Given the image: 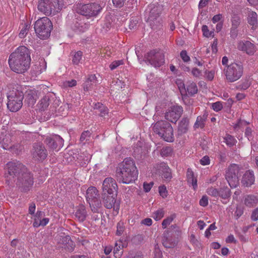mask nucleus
I'll list each match as a JSON object with an SVG mask.
<instances>
[{"label":"nucleus","mask_w":258,"mask_h":258,"mask_svg":"<svg viewBox=\"0 0 258 258\" xmlns=\"http://www.w3.org/2000/svg\"><path fill=\"white\" fill-rule=\"evenodd\" d=\"M172 148L170 147H163L161 151L160 154L162 157H168L171 155Z\"/></svg>","instance_id":"40"},{"label":"nucleus","mask_w":258,"mask_h":258,"mask_svg":"<svg viewBox=\"0 0 258 258\" xmlns=\"http://www.w3.org/2000/svg\"><path fill=\"white\" fill-rule=\"evenodd\" d=\"M164 215V211L163 209H159L152 214V218L156 221L161 219Z\"/></svg>","instance_id":"35"},{"label":"nucleus","mask_w":258,"mask_h":258,"mask_svg":"<svg viewBox=\"0 0 258 258\" xmlns=\"http://www.w3.org/2000/svg\"><path fill=\"white\" fill-rule=\"evenodd\" d=\"M199 204L201 206H207L208 204V197L206 196H203L202 199L200 200Z\"/></svg>","instance_id":"56"},{"label":"nucleus","mask_w":258,"mask_h":258,"mask_svg":"<svg viewBox=\"0 0 258 258\" xmlns=\"http://www.w3.org/2000/svg\"><path fill=\"white\" fill-rule=\"evenodd\" d=\"M152 175L161 177H171V171L170 168L164 162L157 163L154 165L152 170Z\"/></svg>","instance_id":"13"},{"label":"nucleus","mask_w":258,"mask_h":258,"mask_svg":"<svg viewBox=\"0 0 258 258\" xmlns=\"http://www.w3.org/2000/svg\"><path fill=\"white\" fill-rule=\"evenodd\" d=\"M44 142L49 148L52 149H57V150L63 145V140L58 135L47 137Z\"/></svg>","instance_id":"15"},{"label":"nucleus","mask_w":258,"mask_h":258,"mask_svg":"<svg viewBox=\"0 0 258 258\" xmlns=\"http://www.w3.org/2000/svg\"><path fill=\"white\" fill-rule=\"evenodd\" d=\"M163 245L166 248L174 247L177 244V241L173 240L171 238L164 237L163 239Z\"/></svg>","instance_id":"33"},{"label":"nucleus","mask_w":258,"mask_h":258,"mask_svg":"<svg viewBox=\"0 0 258 258\" xmlns=\"http://www.w3.org/2000/svg\"><path fill=\"white\" fill-rule=\"evenodd\" d=\"M224 140L226 144L229 147H233L237 143V140L235 138L229 134L226 135L225 137H224Z\"/></svg>","instance_id":"32"},{"label":"nucleus","mask_w":258,"mask_h":258,"mask_svg":"<svg viewBox=\"0 0 258 258\" xmlns=\"http://www.w3.org/2000/svg\"><path fill=\"white\" fill-rule=\"evenodd\" d=\"M154 133L164 141L173 142L174 140L173 129L171 124L164 120L157 121L152 127Z\"/></svg>","instance_id":"6"},{"label":"nucleus","mask_w":258,"mask_h":258,"mask_svg":"<svg viewBox=\"0 0 258 258\" xmlns=\"http://www.w3.org/2000/svg\"><path fill=\"white\" fill-rule=\"evenodd\" d=\"M203 35L204 36L209 37L210 36H214V32L212 31H210L208 29V26L206 25H203L202 28Z\"/></svg>","instance_id":"45"},{"label":"nucleus","mask_w":258,"mask_h":258,"mask_svg":"<svg viewBox=\"0 0 258 258\" xmlns=\"http://www.w3.org/2000/svg\"><path fill=\"white\" fill-rule=\"evenodd\" d=\"M77 12L87 18L95 17L101 12L102 8L98 4L94 3L88 4H78Z\"/></svg>","instance_id":"10"},{"label":"nucleus","mask_w":258,"mask_h":258,"mask_svg":"<svg viewBox=\"0 0 258 258\" xmlns=\"http://www.w3.org/2000/svg\"><path fill=\"white\" fill-rule=\"evenodd\" d=\"M147 22L153 30H155L159 28L162 24L161 19L160 17L155 18L148 17Z\"/></svg>","instance_id":"27"},{"label":"nucleus","mask_w":258,"mask_h":258,"mask_svg":"<svg viewBox=\"0 0 258 258\" xmlns=\"http://www.w3.org/2000/svg\"><path fill=\"white\" fill-rule=\"evenodd\" d=\"M183 112L182 107L180 106H173L171 107L165 114V118L167 120L176 123Z\"/></svg>","instance_id":"14"},{"label":"nucleus","mask_w":258,"mask_h":258,"mask_svg":"<svg viewBox=\"0 0 258 258\" xmlns=\"http://www.w3.org/2000/svg\"><path fill=\"white\" fill-rule=\"evenodd\" d=\"M254 178H242L241 181L242 185L244 187H248L254 183Z\"/></svg>","instance_id":"43"},{"label":"nucleus","mask_w":258,"mask_h":258,"mask_svg":"<svg viewBox=\"0 0 258 258\" xmlns=\"http://www.w3.org/2000/svg\"><path fill=\"white\" fill-rule=\"evenodd\" d=\"M125 1L126 0H112L113 5L118 8L122 7L124 5Z\"/></svg>","instance_id":"57"},{"label":"nucleus","mask_w":258,"mask_h":258,"mask_svg":"<svg viewBox=\"0 0 258 258\" xmlns=\"http://www.w3.org/2000/svg\"><path fill=\"white\" fill-rule=\"evenodd\" d=\"M187 182L189 185L192 186L194 189L197 187L198 185L197 178H188Z\"/></svg>","instance_id":"59"},{"label":"nucleus","mask_w":258,"mask_h":258,"mask_svg":"<svg viewBox=\"0 0 258 258\" xmlns=\"http://www.w3.org/2000/svg\"><path fill=\"white\" fill-rule=\"evenodd\" d=\"M8 108L12 112L19 110L23 105L24 93L22 87L19 85H15L12 89L7 93Z\"/></svg>","instance_id":"2"},{"label":"nucleus","mask_w":258,"mask_h":258,"mask_svg":"<svg viewBox=\"0 0 258 258\" xmlns=\"http://www.w3.org/2000/svg\"><path fill=\"white\" fill-rule=\"evenodd\" d=\"M123 64V61L122 60H115L113 61L109 66V67L111 70H114L118 66Z\"/></svg>","instance_id":"47"},{"label":"nucleus","mask_w":258,"mask_h":258,"mask_svg":"<svg viewBox=\"0 0 258 258\" xmlns=\"http://www.w3.org/2000/svg\"><path fill=\"white\" fill-rule=\"evenodd\" d=\"M238 48L249 55H252L256 51L255 45L249 41L240 42L238 45Z\"/></svg>","instance_id":"18"},{"label":"nucleus","mask_w":258,"mask_h":258,"mask_svg":"<svg viewBox=\"0 0 258 258\" xmlns=\"http://www.w3.org/2000/svg\"><path fill=\"white\" fill-rule=\"evenodd\" d=\"M188 118L187 117H183L179 122L177 131L178 136H181L185 134L188 130Z\"/></svg>","instance_id":"19"},{"label":"nucleus","mask_w":258,"mask_h":258,"mask_svg":"<svg viewBox=\"0 0 258 258\" xmlns=\"http://www.w3.org/2000/svg\"><path fill=\"white\" fill-rule=\"evenodd\" d=\"M100 111V115L101 117H104L108 113V108L104 105L99 110Z\"/></svg>","instance_id":"62"},{"label":"nucleus","mask_w":258,"mask_h":258,"mask_svg":"<svg viewBox=\"0 0 258 258\" xmlns=\"http://www.w3.org/2000/svg\"><path fill=\"white\" fill-rule=\"evenodd\" d=\"M257 14L253 11H250L247 15V23L251 26V29L255 30L258 27Z\"/></svg>","instance_id":"23"},{"label":"nucleus","mask_w":258,"mask_h":258,"mask_svg":"<svg viewBox=\"0 0 258 258\" xmlns=\"http://www.w3.org/2000/svg\"><path fill=\"white\" fill-rule=\"evenodd\" d=\"M206 78L209 81H212L214 77V72L213 71H208L206 70L205 72Z\"/></svg>","instance_id":"58"},{"label":"nucleus","mask_w":258,"mask_h":258,"mask_svg":"<svg viewBox=\"0 0 258 258\" xmlns=\"http://www.w3.org/2000/svg\"><path fill=\"white\" fill-rule=\"evenodd\" d=\"M70 105L68 103L63 104L58 108V112L61 113V115H65L66 114H67V112L70 108Z\"/></svg>","instance_id":"41"},{"label":"nucleus","mask_w":258,"mask_h":258,"mask_svg":"<svg viewBox=\"0 0 258 258\" xmlns=\"http://www.w3.org/2000/svg\"><path fill=\"white\" fill-rule=\"evenodd\" d=\"M117 185L114 178H105L102 184V190L104 195L107 194L111 195L116 193Z\"/></svg>","instance_id":"16"},{"label":"nucleus","mask_w":258,"mask_h":258,"mask_svg":"<svg viewBox=\"0 0 258 258\" xmlns=\"http://www.w3.org/2000/svg\"><path fill=\"white\" fill-rule=\"evenodd\" d=\"M173 220V217L172 216L168 217L165 219L162 223V226L163 229L166 228L168 225L170 224Z\"/></svg>","instance_id":"46"},{"label":"nucleus","mask_w":258,"mask_h":258,"mask_svg":"<svg viewBox=\"0 0 258 258\" xmlns=\"http://www.w3.org/2000/svg\"><path fill=\"white\" fill-rule=\"evenodd\" d=\"M86 199L90 205L91 210L94 213H98L102 205L98 190L95 187L90 186L87 189Z\"/></svg>","instance_id":"8"},{"label":"nucleus","mask_w":258,"mask_h":258,"mask_svg":"<svg viewBox=\"0 0 258 258\" xmlns=\"http://www.w3.org/2000/svg\"><path fill=\"white\" fill-rule=\"evenodd\" d=\"M226 180L232 188H235L239 184L238 178H226Z\"/></svg>","instance_id":"44"},{"label":"nucleus","mask_w":258,"mask_h":258,"mask_svg":"<svg viewBox=\"0 0 258 258\" xmlns=\"http://www.w3.org/2000/svg\"><path fill=\"white\" fill-rule=\"evenodd\" d=\"M200 163L203 165H206L210 164V159L207 156H205L200 160Z\"/></svg>","instance_id":"63"},{"label":"nucleus","mask_w":258,"mask_h":258,"mask_svg":"<svg viewBox=\"0 0 258 258\" xmlns=\"http://www.w3.org/2000/svg\"><path fill=\"white\" fill-rule=\"evenodd\" d=\"M207 192L209 195L213 197H217L219 196V191H218L216 188L213 187L209 188L207 189Z\"/></svg>","instance_id":"51"},{"label":"nucleus","mask_w":258,"mask_h":258,"mask_svg":"<svg viewBox=\"0 0 258 258\" xmlns=\"http://www.w3.org/2000/svg\"><path fill=\"white\" fill-rule=\"evenodd\" d=\"M222 108L223 105L222 103L219 101L216 102L212 104V108L215 111L218 112L221 110L222 109Z\"/></svg>","instance_id":"50"},{"label":"nucleus","mask_w":258,"mask_h":258,"mask_svg":"<svg viewBox=\"0 0 258 258\" xmlns=\"http://www.w3.org/2000/svg\"><path fill=\"white\" fill-rule=\"evenodd\" d=\"M91 133L89 131L83 132L80 137V141L81 142H84L85 140H87V138L91 136Z\"/></svg>","instance_id":"49"},{"label":"nucleus","mask_w":258,"mask_h":258,"mask_svg":"<svg viewBox=\"0 0 258 258\" xmlns=\"http://www.w3.org/2000/svg\"><path fill=\"white\" fill-rule=\"evenodd\" d=\"M239 169L238 165L233 164L230 165L226 171L225 177H238Z\"/></svg>","instance_id":"25"},{"label":"nucleus","mask_w":258,"mask_h":258,"mask_svg":"<svg viewBox=\"0 0 258 258\" xmlns=\"http://www.w3.org/2000/svg\"><path fill=\"white\" fill-rule=\"evenodd\" d=\"M87 212L85 207L83 205H79L75 212L76 218L80 222H83L86 218Z\"/></svg>","instance_id":"24"},{"label":"nucleus","mask_w":258,"mask_h":258,"mask_svg":"<svg viewBox=\"0 0 258 258\" xmlns=\"http://www.w3.org/2000/svg\"><path fill=\"white\" fill-rule=\"evenodd\" d=\"M192 76L196 78H199L202 75V72L197 68H194L191 72Z\"/></svg>","instance_id":"55"},{"label":"nucleus","mask_w":258,"mask_h":258,"mask_svg":"<svg viewBox=\"0 0 258 258\" xmlns=\"http://www.w3.org/2000/svg\"><path fill=\"white\" fill-rule=\"evenodd\" d=\"M116 194L113 193L111 195H108L107 196L104 195L103 203L104 206L107 209H111L113 208V209L115 210L116 213H118V211L119 209V203L116 202Z\"/></svg>","instance_id":"17"},{"label":"nucleus","mask_w":258,"mask_h":258,"mask_svg":"<svg viewBox=\"0 0 258 258\" xmlns=\"http://www.w3.org/2000/svg\"><path fill=\"white\" fill-rule=\"evenodd\" d=\"M34 29L38 37L41 39H45L50 35L52 24L49 18L43 17L35 22Z\"/></svg>","instance_id":"7"},{"label":"nucleus","mask_w":258,"mask_h":258,"mask_svg":"<svg viewBox=\"0 0 258 258\" xmlns=\"http://www.w3.org/2000/svg\"><path fill=\"white\" fill-rule=\"evenodd\" d=\"M145 61L154 67H160L164 63V55L160 51L152 50L145 55Z\"/></svg>","instance_id":"11"},{"label":"nucleus","mask_w":258,"mask_h":258,"mask_svg":"<svg viewBox=\"0 0 258 258\" xmlns=\"http://www.w3.org/2000/svg\"><path fill=\"white\" fill-rule=\"evenodd\" d=\"M30 50L25 46H20L11 54L9 63L11 70L19 74L25 73L30 67Z\"/></svg>","instance_id":"1"},{"label":"nucleus","mask_w":258,"mask_h":258,"mask_svg":"<svg viewBox=\"0 0 258 258\" xmlns=\"http://www.w3.org/2000/svg\"><path fill=\"white\" fill-rule=\"evenodd\" d=\"M161 12V8L160 6L151 4L148 6L146 13H148V17L155 18L160 17Z\"/></svg>","instance_id":"22"},{"label":"nucleus","mask_w":258,"mask_h":258,"mask_svg":"<svg viewBox=\"0 0 258 258\" xmlns=\"http://www.w3.org/2000/svg\"><path fill=\"white\" fill-rule=\"evenodd\" d=\"M38 98L37 93L35 91L30 90L26 92L24 102L28 106H33Z\"/></svg>","instance_id":"20"},{"label":"nucleus","mask_w":258,"mask_h":258,"mask_svg":"<svg viewBox=\"0 0 258 258\" xmlns=\"http://www.w3.org/2000/svg\"><path fill=\"white\" fill-rule=\"evenodd\" d=\"M238 33V28L231 27L230 28V37L233 39H235L237 37Z\"/></svg>","instance_id":"52"},{"label":"nucleus","mask_w":258,"mask_h":258,"mask_svg":"<svg viewBox=\"0 0 258 258\" xmlns=\"http://www.w3.org/2000/svg\"><path fill=\"white\" fill-rule=\"evenodd\" d=\"M77 84V81L75 80H72L71 81H68L64 83V86L66 87H72L76 86Z\"/></svg>","instance_id":"60"},{"label":"nucleus","mask_w":258,"mask_h":258,"mask_svg":"<svg viewBox=\"0 0 258 258\" xmlns=\"http://www.w3.org/2000/svg\"><path fill=\"white\" fill-rule=\"evenodd\" d=\"M251 218L253 221H257L258 220V208L255 209L252 212Z\"/></svg>","instance_id":"64"},{"label":"nucleus","mask_w":258,"mask_h":258,"mask_svg":"<svg viewBox=\"0 0 258 258\" xmlns=\"http://www.w3.org/2000/svg\"><path fill=\"white\" fill-rule=\"evenodd\" d=\"M43 215L41 211H37L35 215L34 221L33 225L34 227H38L40 226V219Z\"/></svg>","instance_id":"39"},{"label":"nucleus","mask_w":258,"mask_h":258,"mask_svg":"<svg viewBox=\"0 0 258 258\" xmlns=\"http://www.w3.org/2000/svg\"><path fill=\"white\" fill-rule=\"evenodd\" d=\"M5 174L13 177H31L33 175L28 170L26 167L20 162L10 161L7 163L5 167Z\"/></svg>","instance_id":"4"},{"label":"nucleus","mask_w":258,"mask_h":258,"mask_svg":"<svg viewBox=\"0 0 258 258\" xmlns=\"http://www.w3.org/2000/svg\"><path fill=\"white\" fill-rule=\"evenodd\" d=\"M244 202L247 207H252L257 204L258 199L255 196L249 195L245 196Z\"/></svg>","instance_id":"28"},{"label":"nucleus","mask_w":258,"mask_h":258,"mask_svg":"<svg viewBox=\"0 0 258 258\" xmlns=\"http://www.w3.org/2000/svg\"><path fill=\"white\" fill-rule=\"evenodd\" d=\"M32 159L38 162H42L47 157V151L41 143H34L31 150Z\"/></svg>","instance_id":"12"},{"label":"nucleus","mask_w":258,"mask_h":258,"mask_svg":"<svg viewBox=\"0 0 258 258\" xmlns=\"http://www.w3.org/2000/svg\"><path fill=\"white\" fill-rule=\"evenodd\" d=\"M91 155L88 153H82L78 155L77 159L81 166H84L88 164L90 161Z\"/></svg>","instance_id":"30"},{"label":"nucleus","mask_w":258,"mask_h":258,"mask_svg":"<svg viewBox=\"0 0 258 258\" xmlns=\"http://www.w3.org/2000/svg\"><path fill=\"white\" fill-rule=\"evenodd\" d=\"M118 177H137L138 171L134 160L131 158H126L120 163L116 170Z\"/></svg>","instance_id":"5"},{"label":"nucleus","mask_w":258,"mask_h":258,"mask_svg":"<svg viewBox=\"0 0 258 258\" xmlns=\"http://www.w3.org/2000/svg\"><path fill=\"white\" fill-rule=\"evenodd\" d=\"M29 28L30 25L25 24L19 34V37L21 38L25 37L28 32Z\"/></svg>","instance_id":"42"},{"label":"nucleus","mask_w":258,"mask_h":258,"mask_svg":"<svg viewBox=\"0 0 258 258\" xmlns=\"http://www.w3.org/2000/svg\"><path fill=\"white\" fill-rule=\"evenodd\" d=\"M116 16L114 15H108L105 17L103 29L105 32H107L114 27Z\"/></svg>","instance_id":"21"},{"label":"nucleus","mask_w":258,"mask_h":258,"mask_svg":"<svg viewBox=\"0 0 258 258\" xmlns=\"http://www.w3.org/2000/svg\"><path fill=\"white\" fill-rule=\"evenodd\" d=\"M186 90L189 95L192 96L198 92V87L196 84L193 82L187 83Z\"/></svg>","instance_id":"31"},{"label":"nucleus","mask_w":258,"mask_h":258,"mask_svg":"<svg viewBox=\"0 0 258 258\" xmlns=\"http://www.w3.org/2000/svg\"><path fill=\"white\" fill-rule=\"evenodd\" d=\"M83 55V52L81 51L75 52L73 56L72 61L75 64L78 65L81 62Z\"/></svg>","instance_id":"37"},{"label":"nucleus","mask_w":258,"mask_h":258,"mask_svg":"<svg viewBox=\"0 0 258 258\" xmlns=\"http://www.w3.org/2000/svg\"><path fill=\"white\" fill-rule=\"evenodd\" d=\"M243 68L242 65L236 63H232L225 66L224 69V74L226 80L229 82H234L242 76Z\"/></svg>","instance_id":"9"},{"label":"nucleus","mask_w":258,"mask_h":258,"mask_svg":"<svg viewBox=\"0 0 258 258\" xmlns=\"http://www.w3.org/2000/svg\"><path fill=\"white\" fill-rule=\"evenodd\" d=\"M207 117L208 113L207 112H205L203 115L198 116L194 127L195 128L199 127L203 128L205 127V122L207 119Z\"/></svg>","instance_id":"29"},{"label":"nucleus","mask_w":258,"mask_h":258,"mask_svg":"<svg viewBox=\"0 0 258 258\" xmlns=\"http://www.w3.org/2000/svg\"><path fill=\"white\" fill-rule=\"evenodd\" d=\"M218 196H220L224 200L228 199L230 196L229 189L227 187L221 189L220 191H219Z\"/></svg>","instance_id":"38"},{"label":"nucleus","mask_w":258,"mask_h":258,"mask_svg":"<svg viewBox=\"0 0 258 258\" xmlns=\"http://www.w3.org/2000/svg\"><path fill=\"white\" fill-rule=\"evenodd\" d=\"M180 57L184 62H188L190 60V57L187 54L186 50H182L180 53Z\"/></svg>","instance_id":"53"},{"label":"nucleus","mask_w":258,"mask_h":258,"mask_svg":"<svg viewBox=\"0 0 258 258\" xmlns=\"http://www.w3.org/2000/svg\"><path fill=\"white\" fill-rule=\"evenodd\" d=\"M123 231V223H118L117 225L116 234L118 235H121Z\"/></svg>","instance_id":"61"},{"label":"nucleus","mask_w":258,"mask_h":258,"mask_svg":"<svg viewBox=\"0 0 258 258\" xmlns=\"http://www.w3.org/2000/svg\"><path fill=\"white\" fill-rule=\"evenodd\" d=\"M38 10L46 16L55 15L64 8L63 0H39Z\"/></svg>","instance_id":"3"},{"label":"nucleus","mask_w":258,"mask_h":258,"mask_svg":"<svg viewBox=\"0 0 258 258\" xmlns=\"http://www.w3.org/2000/svg\"><path fill=\"white\" fill-rule=\"evenodd\" d=\"M252 131L251 128L249 127H246L245 131V135L249 141L253 139Z\"/></svg>","instance_id":"54"},{"label":"nucleus","mask_w":258,"mask_h":258,"mask_svg":"<svg viewBox=\"0 0 258 258\" xmlns=\"http://www.w3.org/2000/svg\"><path fill=\"white\" fill-rule=\"evenodd\" d=\"M49 105V97L45 96L40 101L39 107L41 110H44Z\"/></svg>","instance_id":"36"},{"label":"nucleus","mask_w":258,"mask_h":258,"mask_svg":"<svg viewBox=\"0 0 258 258\" xmlns=\"http://www.w3.org/2000/svg\"><path fill=\"white\" fill-rule=\"evenodd\" d=\"M96 82L97 79L95 75H89L86 81L83 84L84 91H89V89L92 88L93 84L96 83Z\"/></svg>","instance_id":"26"},{"label":"nucleus","mask_w":258,"mask_h":258,"mask_svg":"<svg viewBox=\"0 0 258 258\" xmlns=\"http://www.w3.org/2000/svg\"><path fill=\"white\" fill-rule=\"evenodd\" d=\"M159 192L163 198H166L167 196V190L166 187L164 185L159 187Z\"/></svg>","instance_id":"48"},{"label":"nucleus","mask_w":258,"mask_h":258,"mask_svg":"<svg viewBox=\"0 0 258 258\" xmlns=\"http://www.w3.org/2000/svg\"><path fill=\"white\" fill-rule=\"evenodd\" d=\"M231 27L238 28L241 23V18L237 14H233L231 19Z\"/></svg>","instance_id":"34"}]
</instances>
